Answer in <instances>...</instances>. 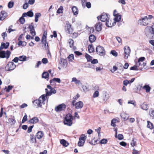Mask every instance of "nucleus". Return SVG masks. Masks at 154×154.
I'll return each instance as SVG.
<instances>
[{"mask_svg":"<svg viewBox=\"0 0 154 154\" xmlns=\"http://www.w3.org/2000/svg\"><path fill=\"white\" fill-rule=\"evenodd\" d=\"M45 95L43 94L42 95L38 100H36L33 101L34 105L36 106V107H42V105L45 104Z\"/></svg>","mask_w":154,"mask_h":154,"instance_id":"nucleus-1","label":"nucleus"},{"mask_svg":"<svg viewBox=\"0 0 154 154\" xmlns=\"http://www.w3.org/2000/svg\"><path fill=\"white\" fill-rule=\"evenodd\" d=\"M11 54V52L7 50L6 51H5L1 50L0 51V58H6L8 59Z\"/></svg>","mask_w":154,"mask_h":154,"instance_id":"nucleus-2","label":"nucleus"},{"mask_svg":"<svg viewBox=\"0 0 154 154\" xmlns=\"http://www.w3.org/2000/svg\"><path fill=\"white\" fill-rule=\"evenodd\" d=\"M16 67V65L12 62H9L5 67V70L7 71L14 70Z\"/></svg>","mask_w":154,"mask_h":154,"instance_id":"nucleus-3","label":"nucleus"},{"mask_svg":"<svg viewBox=\"0 0 154 154\" xmlns=\"http://www.w3.org/2000/svg\"><path fill=\"white\" fill-rule=\"evenodd\" d=\"M96 50L97 53L100 55L102 56L105 54V51L104 48L100 46H97Z\"/></svg>","mask_w":154,"mask_h":154,"instance_id":"nucleus-4","label":"nucleus"},{"mask_svg":"<svg viewBox=\"0 0 154 154\" xmlns=\"http://www.w3.org/2000/svg\"><path fill=\"white\" fill-rule=\"evenodd\" d=\"M148 18L147 16H145L141 19L139 20L138 23L140 25L146 26L148 24Z\"/></svg>","mask_w":154,"mask_h":154,"instance_id":"nucleus-5","label":"nucleus"},{"mask_svg":"<svg viewBox=\"0 0 154 154\" xmlns=\"http://www.w3.org/2000/svg\"><path fill=\"white\" fill-rule=\"evenodd\" d=\"M66 105L63 104H61L56 107L55 110L57 112H60L64 110L66 108Z\"/></svg>","mask_w":154,"mask_h":154,"instance_id":"nucleus-6","label":"nucleus"},{"mask_svg":"<svg viewBox=\"0 0 154 154\" xmlns=\"http://www.w3.org/2000/svg\"><path fill=\"white\" fill-rule=\"evenodd\" d=\"M66 26L65 27L66 32L69 34H72L73 32V29L71 27V25L69 22L66 23Z\"/></svg>","mask_w":154,"mask_h":154,"instance_id":"nucleus-7","label":"nucleus"},{"mask_svg":"<svg viewBox=\"0 0 154 154\" xmlns=\"http://www.w3.org/2000/svg\"><path fill=\"white\" fill-rule=\"evenodd\" d=\"M131 50L129 47H125L124 48V58L127 59L130 53Z\"/></svg>","mask_w":154,"mask_h":154,"instance_id":"nucleus-8","label":"nucleus"},{"mask_svg":"<svg viewBox=\"0 0 154 154\" xmlns=\"http://www.w3.org/2000/svg\"><path fill=\"white\" fill-rule=\"evenodd\" d=\"M100 18L101 21L103 22L106 21L109 19L107 14L105 13L102 14Z\"/></svg>","mask_w":154,"mask_h":154,"instance_id":"nucleus-9","label":"nucleus"},{"mask_svg":"<svg viewBox=\"0 0 154 154\" xmlns=\"http://www.w3.org/2000/svg\"><path fill=\"white\" fill-rule=\"evenodd\" d=\"M33 23H32L30 25H29L28 27V28L29 29L31 34L33 36H34L36 35V32L35 31L34 27L32 25Z\"/></svg>","mask_w":154,"mask_h":154,"instance_id":"nucleus-10","label":"nucleus"},{"mask_svg":"<svg viewBox=\"0 0 154 154\" xmlns=\"http://www.w3.org/2000/svg\"><path fill=\"white\" fill-rule=\"evenodd\" d=\"M154 25H153L152 27H147L145 29V32L146 33L147 32H149V33L151 34H153L154 33Z\"/></svg>","mask_w":154,"mask_h":154,"instance_id":"nucleus-11","label":"nucleus"},{"mask_svg":"<svg viewBox=\"0 0 154 154\" xmlns=\"http://www.w3.org/2000/svg\"><path fill=\"white\" fill-rule=\"evenodd\" d=\"M103 100L104 102H106L110 98V96L109 94L107 92V91H105L103 92Z\"/></svg>","mask_w":154,"mask_h":154,"instance_id":"nucleus-12","label":"nucleus"},{"mask_svg":"<svg viewBox=\"0 0 154 154\" xmlns=\"http://www.w3.org/2000/svg\"><path fill=\"white\" fill-rule=\"evenodd\" d=\"M83 103L81 101H79L75 103V108L76 109H78L82 108L83 106Z\"/></svg>","mask_w":154,"mask_h":154,"instance_id":"nucleus-13","label":"nucleus"},{"mask_svg":"<svg viewBox=\"0 0 154 154\" xmlns=\"http://www.w3.org/2000/svg\"><path fill=\"white\" fill-rule=\"evenodd\" d=\"M9 43L8 42H7L6 43H2L0 47V51L2 50L4 48L5 49H7L9 46Z\"/></svg>","mask_w":154,"mask_h":154,"instance_id":"nucleus-14","label":"nucleus"},{"mask_svg":"<svg viewBox=\"0 0 154 154\" xmlns=\"http://www.w3.org/2000/svg\"><path fill=\"white\" fill-rule=\"evenodd\" d=\"M33 13L32 10H30L26 13H24L23 14V16L25 17L28 16L30 17H32L33 16Z\"/></svg>","mask_w":154,"mask_h":154,"instance_id":"nucleus-15","label":"nucleus"},{"mask_svg":"<svg viewBox=\"0 0 154 154\" xmlns=\"http://www.w3.org/2000/svg\"><path fill=\"white\" fill-rule=\"evenodd\" d=\"M102 25V23L100 22H98L96 24L95 28L96 30L97 31H100L101 30Z\"/></svg>","mask_w":154,"mask_h":154,"instance_id":"nucleus-16","label":"nucleus"},{"mask_svg":"<svg viewBox=\"0 0 154 154\" xmlns=\"http://www.w3.org/2000/svg\"><path fill=\"white\" fill-rule=\"evenodd\" d=\"M44 135V133L42 131H39L36 134L35 137L38 139H40L43 137Z\"/></svg>","mask_w":154,"mask_h":154,"instance_id":"nucleus-17","label":"nucleus"},{"mask_svg":"<svg viewBox=\"0 0 154 154\" xmlns=\"http://www.w3.org/2000/svg\"><path fill=\"white\" fill-rule=\"evenodd\" d=\"M73 119H65L63 123L65 125L69 126H71L72 125V121Z\"/></svg>","mask_w":154,"mask_h":154,"instance_id":"nucleus-18","label":"nucleus"},{"mask_svg":"<svg viewBox=\"0 0 154 154\" xmlns=\"http://www.w3.org/2000/svg\"><path fill=\"white\" fill-rule=\"evenodd\" d=\"M39 120L37 117H34L32 119L29 120V122L30 123L34 124L38 122Z\"/></svg>","mask_w":154,"mask_h":154,"instance_id":"nucleus-19","label":"nucleus"},{"mask_svg":"<svg viewBox=\"0 0 154 154\" xmlns=\"http://www.w3.org/2000/svg\"><path fill=\"white\" fill-rule=\"evenodd\" d=\"M121 116L122 118L123 119L125 120H127L128 119L129 117L128 114H125L124 113H122L121 114Z\"/></svg>","mask_w":154,"mask_h":154,"instance_id":"nucleus-20","label":"nucleus"},{"mask_svg":"<svg viewBox=\"0 0 154 154\" xmlns=\"http://www.w3.org/2000/svg\"><path fill=\"white\" fill-rule=\"evenodd\" d=\"M60 143L63 146L66 147L67 146L69 145V143H68L64 139L61 140H60Z\"/></svg>","mask_w":154,"mask_h":154,"instance_id":"nucleus-21","label":"nucleus"},{"mask_svg":"<svg viewBox=\"0 0 154 154\" xmlns=\"http://www.w3.org/2000/svg\"><path fill=\"white\" fill-rule=\"evenodd\" d=\"M71 82H75V84H76L81 85L82 84L80 80L77 79L75 77H73L72 79V81Z\"/></svg>","mask_w":154,"mask_h":154,"instance_id":"nucleus-22","label":"nucleus"},{"mask_svg":"<svg viewBox=\"0 0 154 154\" xmlns=\"http://www.w3.org/2000/svg\"><path fill=\"white\" fill-rule=\"evenodd\" d=\"M89 39L90 42L91 43L93 42L96 39L95 36L93 35H90Z\"/></svg>","mask_w":154,"mask_h":154,"instance_id":"nucleus-23","label":"nucleus"},{"mask_svg":"<svg viewBox=\"0 0 154 154\" xmlns=\"http://www.w3.org/2000/svg\"><path fill=\"white\" fill-rule=\"evenodd\" d=\"M143 89L146 90V93H149L151 90L150 87L148 85H145L142 87Z\"/></svg>","mask_w":154,"mask_h":154,"instance_id":"nucleus-24","label":"nucleus"},{"mask_svg":"<svg viewBox=\"0 0 154 154\" xmlns=\"http://www.w3.org/2000/svg\"><path fill=\"white\" fill-rule=\"evenodd\" d=\"M72 12L74 15H76L78 14V9L77 7L73 6L72 8Z\"/></svg>","mask_w":154,"mask_h":154,"instance_id":"nucleus-25","label":"nucleus"},{"mask_svg":"<svg viewBox=\"0 0 154 154\" xmlns=\"http://www.w3.org/2000/svg\"><path fill=\"white\" fill-rule=\"evenodd\" d=\"M51 83H52L54 82H56L58 83H60L61 82V80L60 79L58 78H54L53 79L50 81Z\"/></svg>","mask_w":154,"mask_h":154,"instance_id":"nucleus-26","label":"nucleus"},{"mask_svg":"<svg viewBox=\"0 0 154 154\" xmlns=\"http://www.w3.org/2000/svg\"><path fill=\"white\" fill-rule=\"evenodd\" d=\"M15 122V120L14 118H9L8 119V123L11 125H14Z\"/></svg>","mask_w":154,"mask_h":154,"instance_id":"nucleus-27","label":"nucleus"},{"mask_svg":"<svg viewBox=\"0 0 154 154\" xmlns=\"http://www.w3.org/2000/svg\"><path fill=\"white\" fill-rule=\"evenodd\" d=\"M94 48L92 45H89L88 47V50L89 53H92L94 51Z\"/></svg>","mask_w":154,"mask_h":154,"instance_id":"nucleus-28","label":"nucleus"},{"mask_svg":"<svg viewBox=\"0 0 154 154\" xmlns=\"http://www.w3.org/2000/svg\"><path fill=\"white\" fill-rule=\"evenodd\" d=\"M85 57L86 58L88 62H90L92 59V57L87 53H86Z\"/></svg>","mask_w":154,"mask_h":154,"instance_id":"nucleus-29","label":"nucleus"},{"mask_svg":"<svg viewBox=\"0 0 154 154\" xmlns=\"http://www.w3.org/2000/svg\"><path fill=\"white\" fill-rule=\"evenodd\" d=\"M49 73L48 72H44L42 75V78H45V79L48 78L49 77Z\"/></svg>","mask_w":154,"mask_h":154,"instance_id":"nucleus-30","label":"nucleus"},{"mask_svg":"<svg viewBox=\"0 0 154 154\" xmlns=\"http://www.w3.org/2000/svg\"><path fill=\"white\" fill-rule=\"evenodd\" d=\"M121 19V15H119L116 17L114 19V21L116 22H119Z\"/></svg>","mask_w":154,"mask_h":154,"instance_id":"nucleus-31","label":"nucleus"},{"mask_svg":"<svg viewBox=\"0 0 154 154\" xmlns=\"http://www.w3.org/2000/svg\"><path fill=\"white\" fill-rule=\"evenodd\" d=\"M41 14L40 13H37L35 14V21L36 22H37L38 21V18L39 17L41 16Z\"/></svg>","mask_w":154,"mask_h":154,"instance_id":"nucleus-32","label":"nucleus"},{"mask_svg":"<svg viewBox=\"0 0 154 154\" xmlns=\"http://www.w3.org/2000/svg\"><path fill=\"white\" fill-rule=\"evenodd\" d=\"M69 46L70 48H72L73 47L74 43L73 40L72 39H69L68 41Z\"/></svg>","mask_w":154,"mask_h":154,"instance_id":"nucleus-33","label":"nucleus"},{"mask_svg":"<svg viewBox=\"0 0 154 154\" xmlns=\"http://www.w3.org/2000/svg\"><path fill=\"white\" fill-rule=\"evenodd\" d=\"M87 138V137L85 135V134H82L79 138V140H82L85 142V140Z\"/></svg>","mask_w":154,"mask_h":154,"instance_id":"nucleus-34","label":"nucleus"},{"mask_svg":"<svg viewBox=\"0 0 154 154\" xmlns=\"http://www.w3.org/2000/svg\"><path fill=\"white\" fill-rule=\"evenodd\" d=\"M34 135H31L30 136V140L33 143H35L36 142V137L34 138Z\"/></svg>","mask_w":154,"mask_h":154,"instance_id":"nucleus-35","label":"nucleus"},{"mask_svg":"<svg viewBox=\"0 0 154 154\" xmlns=\"http://www.w3.org/2000/svg\"><path fill=\"white\" fill-rule=\"evenodd\" d=\"M117 121V120L116 119H112L111 122V125L113 127H115L116 126L115 123Z\"/></svg>","mask_w":154,"mask_h":154,"instance_id":"nucleus-36","label":"nucleus"},{"mask_svg":"<svg viewBox=\"0 0 154 154\" xmlns=\"http://www.w3.org/2000/svg\"><path fill=\"white\" fill-rule=\"evenodd\" d=\"M111 21L109 20V19L106 21V24L108 27H112V25L111 24Z\"/></svg>","mask_w":154,"mask_h":154,"instance_id":"nucleus-37","label":"nucleus"},{"mask_svg":"<svg viewBox=\"0 0 154 154\" xmlns=\"http://www.w3.org/2000/svg\"><path fill=\"white\" fill-rule=\"evenodd\" d=\"M65 119H73V116L70 113H69L66 115Z\"/></svg>","mask_w":154,"mask_h":154,"instance_id":"nucleus-38","label":"nucleus"},{"mask_svg":"<svg viewBox=\"0 0 154 154\" xmlns=\"http://www.w3.org/2000/svg\"><path fill=\"white\" fill-rule=\"evenodd\" d=\"M47 37L46 35H45L44 34L42 35L41 41L42 43H44V42H47L46 41Z\"/></svg>","mask_w":154,"mask_h":154,"instance_id":"nucleus-39","label":"nucleus"},{"mask_svg":"<svg viewBox=\"0 0 154 154\" xmlns=\"http://www.w3.org/2000/svg\"><path fill=\"white\" fill-rule=\"evenodd\" d=\"M24 17L22 15L19 19L20 22L21 24H23L25 22V19L23 18Z\"/></svg>","mask_w":154,"mask_h":154,"instance_id":"nucleus-40","label":"nucleus"},{"mask_svg":"<svg viewBox=\"0 0 154 154\" xmlns=\"http://www.w3.org/2000/svg\"><path fill=\"white\" fill-rule=\"evenodd\" d=\"M141 108L143 110H146L148 109V105L147 104L143 103L141 106Z\"/></svg>","mask_w":154,"mask_h":154,"instance_id":"nucleus-41","label":"nucleus"},{"mask_svg":"<svg viewBox=\"0 0 154 154\" xmlns=\"http://www.w3.org/2000/svg\"><path fill=\"white\" fill-rule=\"evenodd\" d=\"M26 57L25 56H21L19 57V60L21 61H25L26 60Z\"/></svg>","mask_w":154,"mask_h":154,"instance_id":"nucleus-42","label":"nucleus"},{"mask_svg":"<svg viewBox=\"0 0 154 154\" xmlns=\"http://www.w3.org/2000/svg\"><path fill=\"white\" fill-rule=\"evenodd\" d=\"M147 127L149 128L152 129L153 128V126L152 123L149 121H147Z\"/></svg>","mask_w":154,"mask_h":154,"instance_id":"nucleus-43","label":"nucleus"},{"mask_svg":"<svg viewBox=\"0 0 154 154\" xmlns=\"http://www.w3.org/2000/svg\"><path fill=\"white\" fill-rule=\"evenodd\" d=\"M68 58L69 61H72L74 58V56L73 54L69 55L68 57Z\"/></svg>","mask_w":154,"mask_h":154,"instance_id":"nucleus-44","label":"nucleus"},{"mask_svg":"<svg viewBox=\"0 0 154 154\" xmlns=\"http://www.w3.org/2000/svg\"><path fill=\"white\" fill-rule=\"evenodd\" d=\"M14 5V2L10 1L8 3V7L9 8H11L13 7Z\"/></svg>","mask_w":154,"mask_h":154,"instance_id":"nucleus-45","label":"nucleus"},{"mask_svg":"<svg viewBox=\"0 0 154 154\" xmlns=\"http://www.w3.org/2000/svg\"><path fill=\"white\" fill-rule=\"evenodd\" d=\"M110 54L115 57L118 56V53L115 50H112L110 51Z\"/></svg>","mask_w":154,"mask_h":154,"instance_id":"nucleus-46","label":"nucleus"},{"mask_svg":"<svg viewBox=\"0 0 154 154\" xmlns=\"http://www.w3.org/2000/svg\"><path fill=\"white\" fill-rule=\"evenodd\" d=\"M85 143V142L84 141L79 140V141L78 143V145L79 146H83L84 145Z\"/></svg>","mask_w":154,"mask_h":154,"instance_id":"nucleus-47","label":"nucleus"},{"mask_svg":"<svg viewBox=\"0 0 154 154\" xmlns=\"http://www.w3.org/2000/svg\"><path fill=\"white\" fill-rule=\"evenodd\" d=\"M136 144V141L134 140V138H133L131 143V145L133 147H134V146H135Z\"/></svg>","mask_w":154,"mask_h":154,"instance_id":"nucleus-48","label":"nucleus"},{"mask_svg":"<svg viewBox=\"0 0 154 154\" xmlns=\"http://www.w3.org/2000/svg\"><path fill=\"white\" fill-rule=\"evenodd\" d=\"M27 120V116L26 114L23 117V119L22 121V123H23L25 122Z\"/></svg>","mask_w":154,"mask_h":154,"instance_id":"nucleus-49","label":"nucleus"},{"mask_svg":"<svg viewBox=\"0 0 154 154\" xmlns=\"http://www.w3.org/2000/svg\"><path fill=\"white\" fill-rule=\"evenodd\" d=\"M99 92L98 91L96 90L95 91V92L93 94V97L95 98L98 96H99Z\"/></svg>","mask_w":154,"mask_h":154,"instance_id":"nucleus-50","label":"nucleus"},{"mask_svg":"<svg viewBox=\"0 0 154 154\" xmlns=\"http://www.w3.org/2000/svg\"><path fill=\"white\" fill-rule=\"evenodd\" d=\"M128 104H133L134 106H136V104L135 102L133 100H129L128 101Z\"/></svg>","mask_w":154,"mask_h":154,"instance_id":"nucleus-51","label":"nucleus"},{"mask_svg":"<svg viewBox=\"0 0 154 154\" xmlns=\"http://www.w3.org/2000/svg\"><path fill=\"white\" fill-rule=\"evenodd\" d=\"M130 69L131 70H138V69L137 68V66L134 65L133 66L131 67L130 68Z\"/></svg>","mask_w":154,"mask_h":154,"instance_id":"nucleus-52","label":"nucleus"},{"mask_svg":"<svg viewBox=\"0 0 154 154\" xmlns=\"http://www.w3.org/2000/svg\"><path fill=\"white\" fill-rule=\"evenodd\" d=\"M42 63L44 64H46L48 63V60L46 58H43L42 60Z\"/></svg>","mask_w":154,"mask_h":154,"instance_id":"nucleus-53","label":"nucleus"},{"mask_svg":"<svg viewBox=\"0 0 154 154\" xmlns=\"http://www.w3.org/2000/svg\"><path fill=\"white\" fill-rule=\"evenodd\" d=\"M45 91L46 92V94H45V97L47 96H50L51 95V93L50 92L47 88L45 89Z\"/></svg>","mask_w":154,"mask_h":154,"instance_id":"nucleus-54","label":"nucleus"},{"mask_svg":"<svg viewBox=\"0 0 154 154\" xmlns=\"http://www.w3.org/2000/svg\"><path fill=\"white\" fill-rule=\"evenodd\" d=\"M107 142V140L105 139H103L100 140V143L101 144L106 143Z\"/></svg>","mask_w":154,"mask_h":154,"instance_id":"nucleus-55","label":"nucleus"},{"mask_svg":"<svg viewBox=\"0 0 154 154\" xmlns=\"http://www.w3.org/2000/svg\"><path fill=\"white\" fill-rule=\"evenodd\" d=\"M132 154H140V152L137 150H136L134 149H133Z\"/></svg>","mask_w":154,"mask_h":154,"instance_id":"nucleus-56","label":"nucleus"},{"mask_svg":"<svg viewBox=\"0 0 154 154\" xmlns=\"http://www.w3.org/2000/svg\"><path fill=\"white\" fill-rule=\"evenodd\" d=\"M33 127V125L30 126L28 128L27 132L29 133L31 132L32 131V129Z\"/></svg>","mask_w":154,"mask_h":154,"instance_id":"nucleus-57","label":"nucleus"},{"mask_svg":"<svg viewBox=\"0 0 154 154\" xmlns=\"http://www.w3.org/2000/svg\"><path fill=\"white\" fill-rule=\"evenodd\" d=\"M50 92L51 93V95L52 94H55L56 93V90L54 89L53 88H52L51 90H50Z\"/></svg>","mask_w":154,"mask_h":154,"instance_id":"nucleus-58","label":"nucleus"},{"mask_svg":"<svg viewBox=\"0 0 154 154\" xmlns=\"http://www.w3.org/2000/svg\"><path fill=\"white\" fill-rule=\"evenodd\" d=\"M129 83V82L128 80H125L123 81V84L125 86H127Z\"/></svg>","mask_w":154,"mask_h":154,"instance_id":"nucleus-59","label":"nucleus"},{"mask_svg":"<svg viewBox=\"0 0 154 154\" xmlns=\"http://www.w3.org/2000/svg\"><path fill=\"white\" fill-rule=\"evenodd\" d=\"M28 3H26L23 5V9H26L28 7Z\"/></svg>","mask_w":154,"mask_h":154,"instance_id":"nucleus-60","label":"nucleus"},{"mask_svg":"<svg viewBox=\"0 0 154 154\" xmlns=\"http://www.w3.org/2000/svg\"><path fill=\"white\" fill-rule=\"evenodd\" d=\"M86 6L88 8H89L91 7V4L90 2H87L86 3Z\"/></svg>","mask_w":154,"mask_h":154,"instance_id":"nucleus-61","label":"nucleus"},{"mask_svg":"<svg viewBox=\"0 0 154 154\" xmlns=\"http://www.w3.org/2000/svg\"><path fill=\"white\" fill-rule=\"evenodd\" d=\"M117 69L118 68L117 67H116V66H114L113 67L112 70H111V71L112 73H113L115 71H116Z\"/></svg>","mask_w":154,"mask_h":154,"instance_id":"nucleus-62","label":"nucleus"},{"mask_svg":"<svg viewBox=\"0 0 154 154\" xmlns=\"http://www.w3.org/2000/svg\"><path fill=\"white\" fill-rule=\"evenodd\" d=\"M118 138L119 140H122L123 138V136L122 134H119L118 136Z\"/></svg>","mask_w":154,"mask_h":154,"instance_id":"nucleus-63","label":"nucleus"},{"mask_svg":"<svg viewBox=\"0 0 154 154\" xmlns=\"http://www.w3.org/2000/svg\"><path fill=\"white\" fill-rule=\"evenodd\" d=\"M150 115L151 116H152L153 118H154V110H151V112H150Z\"/></svg>","mask_w":154,"mask_h":154,"instance_id":"nucleus-64","label":"nucleus"}]
</instances>
